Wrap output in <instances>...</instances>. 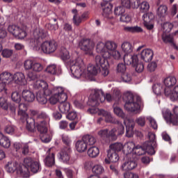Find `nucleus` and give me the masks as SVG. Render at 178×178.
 <instances>
[{"mask_svg":"<svg viewBox=\"0 0 178 178\" xmlns=\"http://www.w3.org/2000/svg\"><path fill=\"white\" fill-rule=\"evenodd\" d=\"M33 88L42 91L43 89L48 88V83L42 80H37L35 83H33Z\"/></svg>","mask_w":178,"mask_h":178,"instance_id":"nucleus-31","label":"nucleus"},{"mask_svg":"<svg viewBox=\"0 0 178 178\" xmlns=\"http://www.w3.org/2000/svg\"><path fill=\"white\" fill-rule=\"evenodd\" d=\"M118 44L113 41H106L105 43L98 42L96 44V52L101 54L104 58H114L119 60L121 58L120 52L116 51Z\"/></svg>","mask_w":178,"mask_h":178,"instance_id":"nucleus-2","label":"nucleus"},{"mask_svg":"<svg viewBox=\"0 0 178 178\" xmlns=\"http://www.w3.org/2000/svg\"><path fill=\"white\" fill-rule=\"evenodd\" d=\"M27 79L29 81H35L38 80V74H35V72H29L27 74Z\"/></svg>","mask_w":178,"mask_h":178,"instance_id":"nucleus-58","label":"nucleus"},{"mask_svg":"<svg viewBox=\"0 0 178 178\" xmlns=\"http://www.w3.org/2000/svg\"><path fill=\"white\" fill-rule=\"evenodd\" d=\"M121 48L126 55L133 52V46L129 42H124L122 43Z\"/></svg>","mask_w":178,"mask_h":178,"instance_id":"nucleus-37","label":"nucleus"},{"mask_svg":"<svg viewBox=\"0 0 178 178\" xmlns=\"http://www.w3.org/2000/svg\"><path fill=\"white\" fill-rule=\"evenodd\" d=\"M0 108H3V111L9 109V104L5 97H0Z\"/></svg>","mask_w":178,"mask_h":178,"instance_id":"nucleus-54","label":"nucleus"},{"mask_svg":"<svg viewBox=\"0 0 178 178\" xmlns=\"http://www.w3.org/2000/svg\"><path fill=\"white\" fill-rule=\"evenodd\" d=\"M48 35L47 31L39 28L35 29L31 42H33V49L38 52H43L44 54H54L58 49V43L55 40L44 41L42 44V39Z\"/></svg>","mask_w":178,"mask_h":178,"instance_id":"nucleus-1","label":"nucleus"},{"mask_svg":"<svg viewBox=\"0 0 178 178\" xmlns=\"http://www.w3.org/2000/svg\"><path fill=\"white\" fill-rule=\"evenodd\" d=\"M0 145L3 148H10V139L5 136L3 134L0 132Z\"/></svg>","mask_w":178,"mask_h":178,"instance_id":"nucleus-27","label":"nucleus"},{"mask_svg":"<svg viewBox=\"0 0 178 178\" xmlns=\"http://www.w3.org/2000/svg\"><path fill=\"white\" fill-rule=\"evenodd\" d=\"M58 109L61 113H67L70 111V104L66 101H60L58 104Z\"/></svg>","mask_w":178,"mask_h":178,"instance_id":"nucleus-30","label":"nucleus"},{"mask_svg":"<svg viewBox=\"0 0 178 178\" xmlns=\"http://www.w3.org/2000/svg\"><path fill=\"white\" fill-rule=\"evenodd\" d=\"M164 33H170L172 29H173V24L170 22H165L162 25Z\"/></svg>","mask_w":178,"mask_h":178,"instance_id":"nucleus-55","label":"nucleus"},{"mask_svg":"<svg viewBox=\"0 0 178 178\" xmlns=\"http://www.w3.org/2000/svg\"><path fill=\"white\" fill-rule=\"evenodd\" d=\"M88 155L90 158H97L99 155V149L97 147H92L88 150Z\"/></svg>","mask_w":178,"mask_h":178,"instance_id":"nucleus-41","label":"nucleus"},{"mask_svg":"<svg viewBox=\"0 0 178 178\" xmlns=\"http://www.w3.org/2000/svg\"><path fill=\"white\" fill-rule=\"evenodd\" d=\"M6 170L8 173H15L16 172V174L19 177H30L29 169L16 161H8L6 165Z\"/></svg>","mask_w":178,"mask_h":178,"instance_id":"nucleus-4","label":"nucleus"},{"mask_svg":"<svg viewBox=\"0 0 178 178\" xmlns=\"http://www.w3.org/2000/svg\"><path fill=\"white\" fill-rule=\"evenodd\" d=\"M70 154H72V149L70 146H67L63 148L58 153V158L59 161L63 162V163H69V161H70Z\"/></svg>","mask_w":178,"mask_h":178,"instance_id":"nucleus-16","label":"nucleus"},{"mask_svg":"<svg viewBox=\"0 0 178 178\" xmlns=\"http://www.w3.org/2000/svg\"><path fill=\"white\" fill-rule=\"evenodd\" d=\"M149 142L145 143L147 154L149 155H154L155 154V145L156 144V136L152 132L148 133Z\"/></svg>","mask_w":178,"mask_h":178,"instance_id":"nucleus-15","label":"nucleus"},{"mask_svg":"<svg viewBox=\"0 0 178 178\" xmlns=\"http://www.w3.org/2000/svg\"><path fill=\"white\" fill-rule=\"evenodd\" d=\"M8 31L9 33L13 34L14 37H17L19 40H23V38H26L27 36V33L26 32V26L22 29L16 25H9L8 27Z\"/></svg>","mask_w":178,"mask_h":178,"instance_id":"nucleus-12","label":"nucleus"},{"mask_svg":"<svg viewBox=\"0 0 178 178\" xmlns=\"http://www.w3.org/2000/svg\"><path fill=\"white\" fill-rule=\"evenodd\" d=\"M0 80L6 84H10L13 81V74H11L9 72H3L0 74Z\"/></svg>","mask_w":178,"mask_h":178,"instance_id":"nucleus-23","label":"nucleus"},{"mask_svg":"<svg viewBox=\"0 0 178 178\" xmlns=\"http://www.w3.org/2000/svg\"><path fill=\"white\" fill-rule=\"evenodd\" d=\"M90 105L92 106V107L88 108V112L89 113H90L91 115L97 113V115L99 116V113L101 111V110H99L98 108L95 107V106H92V103L91 102V96L90 97Z\"/></svg>","mask_w":178,"mask_h":178,"instance_id":"nucleus-51","label":"nucleus"},{"mask_svg":"<svg viewBox=\"0 0 178 178\" xmlns=\"http://www.w3.org/2000/svg\"><path fill=\"white\" fill-rule=\"evenodd\" d=\"M24 166L27 168L29 172L32 173H38L41 170V164L40 161H35L33 159L28 157L24 160Z\"/></svg>","mask_w":178,"mask_h":178,"instance_id":"nucleus-10","label":"nucleus"},{"mask_svg":"<svg viewBox=\"0 0 178 178\" xmlns=\"http://www.w3.org/2000/svg\"><path fill=\"white\" fill-rule=\"evenodd\" d=\"M40 137L42 143H50L51 140H52V137L51 136V134H48V132L40 134Z\"/></svg>","mask_w":178,"mask_h":178,"instance_id":"nucleus-46","label":"nucleus"},{"mask_svg":"<svg viewBox=\"0 0 178 178\" xmlns=\"http://www.w3.org/2000/svg\"><path fill=\"white\" fill-rule=\"evenodd\" d=\"M164 86V94L165 97H168L171 99V101H177L178 98H175V89L178 86L176 85L172 89L171 87H173L177 83V79L175 76H168L163 80Z\"/></svg>","mask_w":178,"mask_h":178,"instance_id":"nucleus-7","label":"nucleus"},{"mask_svg":"<svg viewBox=\"0 0 178 178\" xmlns=\"http://www.w3.org/2000/svg\"><path fill=\"white\" fill-rule=\"evenodd\" d=\"M124 62L125 65H132V66H136L137 62H138V57L137 55L131 56L130 54H125L124 56Z\"/></svg>","mask_w":178,"mask_h":178,"instance_id":"nucleus-22","label":"nucleus"},{"mask_svg":"<svg viewBox=\"0 0 178 178\" xmlns=\"http://www.w3.org/2000/svg\"><path fill=\"white\" fill-rule=\"evenodd\" d=\"M36 128L40 134L43 133H48V122L37 121Z\"/></svg>","mask_w":178,"mask_h":178,"instance_id":"nucleus-25","label":"nucleus"},{"mask_svg":"<svg viewBox=\"0 0 178 178\" xmlns=\"http://www.w3.org/2000/svg\"><path fill=\"white\" fill-rule=\"evenodd\" d=\"M154 16L152 13H147L143 15L142 19L144 23H151L154 20Z\"/></svg>","mask_w":178,"mask_h":178,"instance_id":"nucleus-47","label":"nucleus"},{"mask_svg":"<svg viewBox=\"0 0 178 178\" xmlns=\"http://www.w3.org/2000/svg\"><path fill=\"white\" fill-rule=\"evenodd\" d=\"M107 156L110 161V162H118L119 161V155L115 152H112L111 150L107 151Z\"/></svg>","mask_w":178,"mask_h":178,"instance_id":"nucleus-40","label":"nucleus"},{"mask_svg":"<svg viewBox=\"0 0 178 178\" xmlns=\"http://www.w3.org/2000/svg\"><path fill=\"white\" fill-rule=\"evenodd\" d=\"M102 6L103 9V16H104V17H108V15L112 13L113 6L111 3H106L105 5L102 3Z\"/></svg>","mask_w":178,"mask_h":178,"instance_id":"nucleus-32","label":"nucleus"},{"mask_svg":"<svg viewBox=\"0 0 178 178\" xmlns=\"http://www.w3.org/2000/svg\"><path fill=\"white\" fill-rule=\"evenodd\" d=\"M145 152H148L147 151V146H145V143L144 144V147L137 145L135 146L133 156H136V158H137V156H140V155H144Z\"/></svg>","mask_w":178,"mask_h":178,"instance_id":"nucleus-28","label":"nucleus"},{"mask_svg":"<svg viewBox=\"0 0 178 178\" xmlns=\"http://www.w3.org/2000/svg\"><path fill=\"white\" fill-rule=\"evenodd\" d=\"M124 12H126V10L122 6L115 7L114 9V15H115V16H121L122 17L123 15V14L124 13Z\"/></svg>","mask_w":178,"mask_h":178,"instance_id":"nucleus-52","label":"nucleus"},{"mask_svg":"<svg viewBox=\"0 0 178 178\" xmlns=\"http://www.w3.org/2000/svg\"><path fill=\"white\" fill-rule=\"evenodd\" d=\"M70 65L71 73L75 79H80L86 73V65L81 57L76 58L74 60H70Z\"/></svg>","mask_w":178,"mask_h":178,"instance_id":"nucleus-5","label":"nucleus"},{"mask_svg":"<svg viewBox=\"0 0 178 178\" xmlns=\"http://www.w3.org/2000/svg\"><path fill=\"white\" fill-rule=\"evenodd\" d=\"M153 91L156 95H160L162 91H163V86L161 83H155L153 86Z\"/></svg>","mask_w":178,"mask_h":178,"instance_id":"nucleus-49","label":"nucleus"},{"mask_svg":"<svg viewBox=\"0 0 178 178\" xmlns=\"http://www.w3.org/2000/svg\"><path fill=\"white\" fill-rule=\"evenodd\" d=\"M60 55L63 60H67L70 59V54H69V51H67V49L65 47L61 48Z\"/></svg>","mask_w":178,"mask_h":178,"instance_id":"nucleus-45","label":"nucleus"},{"mask_svg":"<svg viewBox=\"0 0 178 178\" xmlns=\"http://www.w3.org/2000/svg\"><path fill=\"white\" fill-rule=\"evenodd\" d=\"M46 72L50 74H58V67L56 65H48Z\"/></svg>","mask_w":178,"mask_h":178,"instance_id":"nucleus-50","label":"nucleus"},{"mask_svg":"<svg viewBox=\"0 0 178 178\" xmlns=\"http://www.w3.org/2000/svg\"><path fill=\"white\" fill-rule=\"evenodd\" d=\"M36 99L41 105H45L48 102L47 95H44V91L40 90L36 94Z\"/></svg>","mask_w":178,"mask_h":178,"instance_id":"nucleus-26","label":"nucleus"},{"mask_svg":"<svg viewBox=\"0 0 178 178\" xmlns=\"http://www.w3.org/2000/svg\"><path fill=\"white\" fill-rule=\"evenodd\" d=\"M49 115L46 113L42 112L37 115L36 121L37 122H43L44 123H49Z\"/></svg>","mask_w":178,"mask_h":178,"instance_id":"nucleus-34","label":"nucleus"},{"mask_svg":"<svg viewBox=\"0 0 178 178\" xmlns=\"http://www.w3.org/2000/svg\"><path fill=\"white\" fill-rule=\"evenodd\" d=\"M136 148V144L134 142H128L123 145L122 152H124V155H127L128 156H133L134 154V149Z\"/></svg>","mask_w":178,"mask_h":178,"instance_id":"nucleus-17","label":"nucleus"},{"mask_svg":"<svg viewBox=\"0 0 178 178\" xmlns=\"http://www.w3.org/2000/svg\"><path fill=\"white\" fill-rule=\"evenodd\" d=\"M106 59H109V58H105L102 55H97L95 58V63L99 69L101 70L102 67V73L104 77L109 74V63Z\"/></svg>","mask_w":178,"mask_h":178,"instance_id":"nucleus-8","label":"nucleus"},{"mask_svg":"<svg viewBox=\"0 0 178 178\" xmlns=\"http://www.w3.org/2000/svg\"><path fill=\"white\" fill-rule=\"evenodd\" d=\"M113 111L114 113L117 115V116H119V118H122V119H124V123L127 124V127H129L130 130H133V129H134V120L127 119V116H126V114H124L122 108L115 106L113 108Z\"/></svg>","mask_w":178,"mask_h":178,"instance_id":"nucleus-13","label":"nucleus"},{"mask_svg":"<svg viewBox=\"0 0 178 178\" xmlns=\"http://www.w3.org/2000/svg\"><path fill=\"white\" fill-rule=\"evenodd\" d=\"M123 99L125 101L124 108L132 113H141L143 102L141 97L133 95L131 92L124 94Z\"/></svg>","mask_w":178,"mask_h":178,"instance_id":"nucleus-3","label":"nucleus"},{"mask_svg":"<svg viewBox=\"0 0 178 178\" xmlns=\"http://www.w3.org/2000/svg\"><path fill=\"white\" fill-rule=\"evenodd\" d=\"M27 111V106L24 104H20L19 105L18 115L21 116H26V111Z\"/></svg>","mask_w":178,"mask_h":178,"instance_id":"nucleus-56","label":"nucleus"},{"mask_svg":"<svg viewBox=\"0 0 178 178\" xmlns=\"http://www.w3.org/2000/svg\"><path fill=\"white\" fill-rule=\"evenodd\" d=\"M53 94L60 97V101H67V95L65 92V89L63 87L54 88Z\"/></svg>","mask_w":178,"mask_h":178,"instance_id":"nucleus-18","label":"nucleus"},{"mask_svg":"<svg viewBox=\"0 0 178 178\" xmlns=\"http://www.w3.org/2000/svg\"><path fill=\"white\" fill-rule=\"evenodd\" d=\"M75 148L78 152H84L87 150V144L83 139L76 141Z\"/></svg>","mask_w":178,"mask_h":178,"instance_id":"nucleus-29","label":"nucleus"},{"mask_svg":"<svg viewBox=\"0 0 178 178\" xmlns=\"http://www.w3.org/2000/svg\"><path fill=\"white\" fill-rule=\"evenodd\" d=\"M147 119L152 129L156 130V129H158V123H156V120H155V118L149 116L147 117Z\"/></svg>","mask_w":178,"mask_h":178,"instance_id":"nucleus-60","label":"nucleus"},{"mask_svg":"<svg viewBox=\"0 0 178 178\" xmlns=\"http://www.w3.org/2000/svg\"><path fill=\"white\" fill-rule=\"evenodd\" d=\"M99 116H104V118H105V122L107 123H114L115 124H116V123H119V121L112 117L111 113L106 111L104 109H100V111H99Z\"/></svg>","mask_w":178,"mask_h":178,"instance_id":"nucleus-19","label":"nucleus"},{"mask_svg":"<svg viewBox=\"0 0 178 178\" xmlns=\"http://www.w3.org/2000/svg\"><path fill=\"white\" fill-rule=\"evenodd\" d=\"M22 97L25 102H33L34 99H35L34 92L28 89L22 90Z\"/></svg>","mask_w":178,"mask_h":178,"instance_id":"nucleus-20","label":"nucleus"},{"mask_svg":"<svg viewBox=\"0 0 178 178\" xmlns=\"http://www.w3.org/2000/svg\"><path fill=\"white\" fill-rule=\"evenodd\" d=\"M100 70L98 67H95V65L92 64H90L87 67L88 74H92L93 76H96Z\"/></svg>","mask_w":178,"mask_h":178,"instance_id":"nucleus-42","label":"nucleus"},{"mask_svg":"<svg viewBox=\"0 0 178 178\" xmlns=\"http://www.w3.org/2000/svg\"><path fill=\"white\" fill-rule=\"evenodd\" d=\"M117 124H118V127L114 128L116 129L117 136H122V134H124V127L123 124H122V123H120L119 121Z\"/></svg>","mask_w":178,"mask_h":178,"instance_id":"nucleus-59","label":"nucleus"},{"mask_svg":"<svg viewBox=\"0 0 178 178\" xmlns=\"http://www.w3.org/2000/svg\"><path fill=\"white\" fill-rule=\"evenodd\" d=\"M123 150V144L120 143H115L109 146L108 151H111L113 152H120V151Z\"/></svg>","mask_w":178,"mask_h":178,"instance_id":"nucleus-33","label":"nucleus"},{"mask_svg":"<svg viewBox=\"0 0 178 178\" xmlns=\"http://www.w3.org/2000/svg\"><path fill=\"white\" fill-rule=\"evenodd\" d=\"M49 102L51 105H55L58 104V102H60V97H58L56 95L53 93L49 98Z\"/></svg>","mask_w":178,"mask_h":178,"instance_id":"nucleus-53","label":"nucleus"},{"mask_svg":"<svg viewBox=\"0 0 178 178\" xmlns=\"http://www.w3.org/2000/svg\"><path fill=\"white\" fill-rule=\"evenodd\" d=\"M136 123L140 127L145 126L146 120L145 116H140L136 119Z\"/></svg>","mask_w":178,"mask_h":178,"instance_id":"nucleus-61","label":"nucleus"},{"mask_svg":"<svg viewBox=\"0 0 178 178\" xmlns=\"http://www.w3.org/2000/svg\"><path fill=\"white\" fill-rule=\"evenodd\" d=\"M108 138H111L113 141H116V140H118L116 129L113 128L110 131H108Z\"/></svg>","mask_w":178,"mask_h":178,"instance_id":"nucleus-62","label":"nucleus"},{"mask_svg":"<svg viewBox=\"0 0 178 178\" xmlns=\"http://www.w3.org/2000/svg\"><path fill=\"white\" fill-rule=\"evenodd\" d=\"M173 116L174 118L171 119V123L174 124V126H178V106H175L173 109Z\"/></svg>","mask_w":178,"mask_h":178,"instance_id":"nucleus-44","label":"nucleus"},{"mask_svg":"<svg viewBox=\"0 0 178 178\" xmlns=\"http://www.w3.org/2000/svg\"><path fill=\"white\" fill-rule=\"evenodd\" d=\"M15 81L17 84H20L21 86H24L27 81H26V76L22 72H17L13 75V81Z\"/></svg>","mask_w":178,"mask_h":178,"instance_id":"nucleus-24","label":"nucleus"},{"mask_svg":"<svg viewBox=\"0 0 178 178\" xmlns=\"http://www.w3.org/2000/svg\"><path fill=\"white\" fill-rule=\"evenodd\" d=\"M82 140L86 143V145H94L97 143V139L91 135H85Z\"/></svg>","mask_w":178,"mask_h":178,"instance_id":"nucleus-36","label":"nucleus"},{"mask_svg":"<svg viewBox=\"0 0 178 178\" xmlns=\"http://www.w3.org/2000/svg\"><path fill=\"white\" fill-rule=\"evenodd\" d=\"M4 131L7 134L12 135V134H14L15 132L16 131V128L15 126H13V125H7L4 129Z\"/></svg>","mask_w":178,"mask_h":178,"instance_id":"nucleus-63","label":"nucleus"},{"mask_svg":"<svg viewBox=\"0 0 178 178\" xmlns=\"http://www.w3.org/2000/svg\"><path fill=\"white\" fill-rule=\"evenodd\" d=\"M26 129L29 131H34L35 129V120L33 118H26Z\"/></svg>","mask_w":178,"mask_h":178,"instance_id":"nucleus-38","label":"nucleus"},{"mask_svg":"<svg viewBox=\"0 0 178 178\" xmlns=\"http://www.w3.org/2000/svg\"><path fill=\"white\" fill-rule=\"evenodd\" d=\"M24 67L25 70H31L35 73H40L44 69L42 64L31 59H28L24 62Z\"/></svg>","mask_w":178,"mask_h":178,"instance_id":"nucleus-9","label":"nucleus"},{"mask_svg":"<svg viewBox=\"0 0 178 178\" xmlns=\"http://www.w3.org/2000/svg\"><path fill=\"white\" fill-rule=\"evenodd\" d=\"M121 79L123 83H130L131 81V75L129 73L122 74Z\"/></svg>","mask_w":178,"mask_h":178,"instance_id":"nucleus-64","label":"nucleus"},{"mask_svg":"<svg viewBox=\"0 0 178 178\" xmlns=\"http://www.w3.org/2000/svg\"><path fill=\"white\" fill-rule=\"evenodd\" d=\"M79 47L81 51H84L86 54L92 56L93 55L92 49L95 47V43L90 39H83L79 42Z\"/></svg>","mask_w":178,"mask_h":178,"instance_id":"nucleus-11","label":"nucleus"},{"mask_svg":"<svg viewBox=\"0 0 178 178\" xmlns=\"http://www.w3.org/2000/svg\"><path fill=\"white\" fill-rule=\"evenodd\" d=\"M140 10L143 13L149 10V3L147 1H143L140 3Z\"/></svg>","mask_w":178,"mask_h":178,"instance_id":"nucleus-57","label":"nucleus"},{"mask_svg":"<svg viewBox=\"0 0 178 178\" xmlns=\"http://www.w3.org/2000/svg\"><path fill=\"white\" fill-rule=\"evenodd\" d=\"M163 116L165 120H170V123H172V119H175V116L172 114V112L169 108H164L163 110Z\"/></svg>","mask_w":178,"mask_h":178,"instance_id":"nucleus-43","label":"nucleus"},{"mask_svg":"<svg viewBox=\"0 0 178 178\" xmlns=\"http://www.w3.org/2000/svg\"><path fill=\"white\" fill-rule=\"evenodd\" d=\"M46 166H54L55 165V154L54 153L47 155L44 159Z\"/></svg>","mask_w":178,"mask_h":178,"instance_id":"nucleus-35","label":"nucleus"},{"mask_svg":"<svg viewBox=\"0 0 178 178\" xmlns=\"http://www.w3.org/2000/svg\"><path fill=\"white\" fill-rule=\"evenodd\" d=\"M92 172L93 173H95V175H102L105 172V169L101 165H95L92 168Z\"/></svg>","mask_w":178,"mask_h":178,"instance_id":"nucleus-48","label":"nucleus"},{"mask_svg":"<svg viewBox=\"0 0 178 178\" xmlns=\"http://www.w3.org/2000/svg\"><path fill=\"white\" fill-rule=\"evenodd\" d=\"M93 94L91 95V102L92 106H98L99 105V102H104L105 99L108 102H111L113 99H115L113 96L111 95V94L104 93V90L102 89H94L92 91Z\"/></svg>","mask_w":178,"mask_h":178,"instance_id":"nucleus-6","label":"nucleus"},{"mask_svg":"<svg viewBox=\"0 0 178 178\" xmlns=\"http://www.w3.org/2000/svg\"><path fill=\"white\" fill-rule=\"evenodd\" d=\"M154 58V51L149 49H143L140 53V58L145 62H150Z\"/></svg>","mask_w":178,"mask_h":178,"instance_id":"nucleus-21","label":"nucleus"},{"mask_svg":"<svg viewBox=\"0 0 178 178\" xmlns=\"http://www.w3.org/2000/svg\"><path fill=\"white\" fill-rule=\"evenodd\" d=\"M157 15L159 17H165L168 15V6L161 5L157 9Z\"/></svg>","mask_w":178,"mask_h":178,"instance_id":"nucleus-39","label":"nucleus"},{"mask_svg":"<svg viewBox=\"0 0 178 178\" xmlns=\"http://www.w3.org/2000/svg\"><path fill=\"white\" fill-rule=\"evenodd\" d=\"M136 168L137 157H136V156H131V154L128 156L127 160L121 165L122 170H124L125 172H129V170H133Z\"/></svg>","mask_w":178,"mask_h":178,"instance_id":"nucleus-14","label":"nucleus"}]
</instances>
